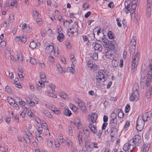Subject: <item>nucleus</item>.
I'll list each match as a JSON object with an SVG mask.
<instances>
[{"instance_id":"f257e3e1","label":"nucleus","mask_w":152,"mask_h":152,"mask_svg":"<svg viewBox=\"0 0 152 152\" xmlns=\"http://www.w3.org/2000/svg\"><path fill=\"white\" fill-rule=\"evenodd\" d=\"M139 88L138 85L135 83L134 85V101H137L139 98V94L138 92Z\"/></svg>"},{"instance_id":"f03ea898","label":"nucleus","mask_w":152,"mask_h":152,"mask_svg":"<svg viewBox=\"0 0 152 152\" xmlns=\"http://www.w3.org/2000/svg\"><path fill=\"white\" fill-rule=\"evenodd\" d=\"M144 122L141 119H139V118H137V122L136 129L138 131H141L143 128Z\"/></svg>"},{"instance_id":"7ed1b4c3","label":"nucleus","mask_w":152,"mask_h":152,"mask_svg":"<svg viewBox=\"0 0 152 152\" xmlns=\"http://www.w3.org/2000/svg\"><path fill=\"white\" fill-rule=\"evenodd\" d=\"M141 136L138 134L134 137V149L139 145L141 142Z\"/></svg>"},{"instance_id":"20e7f679","label":"nucleus","mask_w":152,"mask_h":152,"mask_svg":"<svg viewBox=\"0 0 152 152\" xmlns=\"http://www.w3.org/2000/svg\"><path fill=\"white\" fill-rule=\"evenodd\" d=\"M97 35L96 40L98 41L102 42L105 38V36L103 33L101 32L100 29L98 30L97 32Z\"/></svg>"},{"instance_id":"39448f33","label":"nucleus","mask_w":152,"mask_h":152,"mask_svg":"<svg viewBox=\"0 0 152 152\" xmlns=\"http://www.w3.org/2000/svg\"><path fill=\"white\" fill-rule=\"evenodd\" d=\"M77 103L82 111L84 113H86V109L85 103L82 100L79 99L77 101Z\"/></svg>"},{"instance_id":"423d86ee","label":"nucleus","mask_w":152,"mask_h":152,"mask_svg":"<svg viewBox=\"0 0 152 152\" xmlns=\"http://www.w3.org/2000/svg\"><path fill=\"white\" fill-rule=\"evenodd\" d=\"M114 42L115 43V42L114 41H113V42H112V41H109L107 39L105 38L104 40L103 41L101 44L104 46V47H109L110 45V47L111 46L113 47L114 45Z\"/></svg>"},{"instance_id":"0eeeda50","label":"nucleus","mask_w":152,"mask_h":152,"mask_svg":"<svg viewBox=\"0 0 152 152\" xmlns=\"http://www.w3.org/2000/svg\"><path fill=\"white\" fill-rule=\"evenodd\" d=\"M140 56L139 53H137L135 55V57L134 58V69L137 67L139 60V56Z\"/></svg>"},{"instance_id":"6e6552de","label":"nucleus","mask_w":152,"mask_h":152,"mask_svg":"<svg viewBox=\"0 0 152 152\" xmlns=\"http://www.w3.org/2000/svg\"><path fill=\"white\" fill-rule=\"evenodd\" d=\"M89 120L93 123H95L97 118V115L95 113H92L91 115H88Z\"/></svg>"},{"instance_id":"1a4fd4ad","label":"nucleus","mask_w":152,"mask_h":152,"mask_svg":"<svg viewBox=\"0 0 152 152\" xmlns=\"http://www.w3.org/2000/svg\"><path fill=\"white\" fill-rule=\"evenodd\" d=\"M54 44L52 43L49 44L48 46H46V50L48 53H51L54 49Z\"/></svg>"},{"instance_id":"9d476101","label":"nucleus","mask_w":152,"mask_h":152,"mask_svg":"<svg viewBox=\"0 0 152 152\" xmlns=\"http://www.w3.org/2000/svg\"><path fill=\"white\" fill-rule=\"evenodd\" d=\"M93 45L94 46L95 50H97L100 51L102 50V46L97 43L94 42L93 44Z\"/></svg>"},{"instance_id":"9b49d317","label":"nucleus","mask_w":152,"mask_h":152,"mask_svg":"<svg viewBox=\"0 0 152 152\" xmlns=\"http://www.w3.org/2000/svg\"><path fill=\"white\" fill-rule=\"evenodd\" d=\"M85 147L84 148L83 147L82 149L83 150L85 151L87 150L88 148H91L90 144V142L88 139L85 140Z\"/></svg>"},{"instance_id":"f8f14e48","label":"nucleus","mask_w":152,"mask_h":152,"mask_svg":"<svg viewBox=\"0 0 152 152\" xmlns=\"http://www.w3.org/2000/svg\"><path fill=\"white\" fill-rule=\"evenodd\" d=\"M89 127L93 133H95L97 132V130L96 127L93 124H89Z\"/></svg>"},{"instance_id":"ddd939ff","label":"nucleus","mask_w":152,"mask_h":152,"mask_svg":"<svg viewBox=\"0 0 152 152\" xmlns=\"http://www.w3.org/2000/svg\"><path fill=\"white\" fill-rule=\"evenodd\" d=\"M152 78V77L151 76H147V79L146 81V87H149L150 85L151 82V79Z\"/></svg>"},{"instance_id":"4468645a","label":"nucleus","mask_w":152,"mask_h":152,"mask_svg":"<svg viewBox=\"0 0 152 152\" xmlns=\"http://www.w3.org/2000/svg\"><path fill=\"white\" fill-rule=\"evenodd\" d=\"M38 44H39V45H40V44L39 42L36 43L33 40L31 42L29 45V47L32 49H33L36 47L37 45Z\"/></svg>"},{"instance_id":"2eb2a0df","label":"nucleus","mask_w":152,"mask_h":152,"mask_svg":"<svg viewBox=\"0 0 152 152\" xmlns=\"http://www.w3.org/2000/svg\"><path fill=\"white\" fill-rule=\"evenodd\" d=\"M118 116L120 118H123L124 116V113L121 109L118 110Z\"/></svg>"},{"instance_id":"dca6fc26","label":"nucleus","mask_w":152,"mask_h":152,"mask_svg":"<svg viewBox=\"0 0 152 152\" xmlns=\"http://www.w3.org/2000/svg\"><path fill=\"white\" fill-rule=\"evenodd\" d=\"M79 134L78 135L77 137L79 144L80 145L81 143H83V142L82 140V137L83 135V133L81 131L79 132Z\"/></svg>"},{"instance_id":"f3484780","label":"nucleus","mask_w":152,"mask_h":152,"mask_svg":"<svg viewBox=\"0 0 152 152\" xmlns=\"http://www.w3.org/2000/svg\"><path fill=\"white\" fill-rule=\"evenodd\" d=\"M94 62L92 60H89L87 62V66L91 69H93Z\"/></svg>"},{"instance_id":"a211bd4d","label":"nucleus","mask_w":152,"mask_h":152,"mask_svg":"<svg viewBox=\"0 0 152 152\" xmlns=\"http://www.w3.org/2000/svg\"><path fill=\"white\" fill-rule=\"evenodd\" d=\"M152 88H149L147 90L146 93V97L147 99H148L151 97L152 94Z\"/></svg>"},{"instance_id":"6ab92c4d","label":"nucleus","mask_w":152,"mask_h":152,"mask_svg":"<svg viewBox=\"0 0 152 152\" xmlns=\"http://www.w3.org/2000/svg\"><path fill=\"white\" fill-rule=\"evenodd\" d=\"M110 117L111 118V120H115L116 122H117V114L116 113L114 112H113L111 113L110 115Z\"/></svg>"},{"instance_id":"aec40b11","label":"nucleus","mask_w":152,"mask_h":152,"mask_svg":"<svg viewBox=\"0 0 152 152\" xmlns=\"http://www.w3.org/2000/svg\"><path fill=\"white\" fill-rule=\"evenodd\" d=\"M125 10L126 13H129L130 12V5L128 4L127 2L125 3Z\"/></svg>"},{"instance_id":"412c9836","label":"nucleus","mask_w":152,"mask_h":152,"mask_svg":"<svg viewBox=\"0 0 152 152\" xmlns=\"http://www.w3.org/2000/svg\"><path fill=\"white\" fill-rule=\"evenodd\" d=\"M64 35L63 33H59L58 35L57 36V39L59 40L60 42L62 41L64 39Z\"/></svg>"},{"instance_id":"4be33fe9","label":"nucleus","mask_w":152,"mask_h":152,"mask_svg":"<svg viewBox=\"0 0 152 152\" xmlns=\"http://www.w3.org/2000/svg\"><path fill=\"white\" fill-rule=\"evenodd\" d=\"M117 122L115 120H110V127H116L117 125Z\"/></svg>"},{"instance_id":"5701e85b","label":"nucleus","mask_w":152,"mask_h":152,"mask_svg":"<svg viewBox=\"0 0 152 152\" xmlns=\"http://www.w3.org/2000/svg\"><path fill=\"white\" fill-rule=\"evenodd\" d=\"M96 79L98 83L99 84H103V83L105 81L104 79H103L101 77H98L96 76Z\"/></svg>"},{"instance_id":"b1692460","label":"nucleus","mask_w":152,"mask_h":152,"mask_svg":"<svg viewBox=\"0 0 152 152\" xmlns=\"http://www.w3.org/2000/svg\"><path fill=\"white\" fill-rule=\"evenodd\" d=\"M151 9L150 7H148L147 5L146 15L147 17L149 18L151 15Z\"/></svg>"},{"instance_id":"393cba45","label":"nucleus","mask_w":152,"mask_h":152,"mask_svg":"<svg viewBox=\"0 0 152 152\" xmlns=\"http://www.w3.org/2000/svg\"><path fill=\"white\" fill-rule=\"evenodd\" d=\"M152 132H151V131L150 132L148 131L145 135V138L147 139H149L150 137H152Z\"/></svg>"},{"instance_id":"a878e982","label":"nucleus","mask_w":152,"mask_h":152,"mask_svg":"<svg viewBox=\"0 0 152 152\" xmlns=\"http://www.w3.org/2000/svg\"><path fill=\"white\" fill-rule=\"evenodd\" d=\"M64 113L66 116H70L71 114V112L69 109H66L64 110Z\"/></svg>"},{"instance_id":"bb28decb","label":"nucleus","mask_w":152,"mask_h":152,"mask_svg":"<svg viewBox=\"0 0 152 152\" xmlns=\"http://www.w3.org/2000/svg\"><path fill=\"white\" fill-rule=\"evenodd\" d=\"M107 51H105V55L106 58H109L112 55V53L110 51H108V50H107Z\"/></svg>"},{"instance_id":"cd10ccee","label":"nucleus","mask_w":152,"mask_h":152,"mask_svg":"<svg viewBox=\"0 0 152 152\" xmlns=\"http://www.w3.org/2000/svg\"><path fill=\"white\" fill-rule=\"evenodd\" d=\"M7 100L8 102L11 105H12L15 102L12 98L9 96L7 98Z\"/></svg>"},{"instance_id":"c85d7f7f","label":"nucleus","mask_w":152,"mask_h":152,"mask_svg":"<svg viewBox=\"0 0 152 152\" xmlns=\"http://www.w3.org/2000/svg\"><path fill=\"white\" fill-rule=\"evenodd\" d=\"M149 148L145 145H144L142 146V152H147L148 151Z\"/></svg>"},{"instance_id":"c756f323","label":"nucleus","mask_w":152,"mask_h":152,"mask_svg":"<svg viewBox=\"0 0 152 152\" xmlns=\"http://www.w3.org/2000/svg\"><path fill=\"white\" fill-rule=\"evenodd\" d=\"M52 110L56 114L59 115L60 114V111L59 110H58V109L55 107H51Z\"/></svg>"},{"instance_id":"7c9ffc66","label":"nucleus","mask_w":152,"mask_h":152,"mask_svg":"<svg viewBox=\"0 0 152 152\" xmlns=\"http://www.w3.org/2000/svg\"><path fill=\"white\" fill-rule=\"evenodd\" d=\"M130 147L129 146L128 144L126 143L123 146V149L125 151H126L129 150L130 148Z\"/></svg>"},{"instance_id":"2f4dec72","label":"nucleus","mask_w":152,"mask_h":152,"mask_svg":"<svg viewBox=\"0 0 152 152\" xmlns=\"http://www.w3.org/2000/svg\"><path fill=\"white\" fill-rule=\"evenodd\" d=\"M36 139H37V141L39 143H42L43 142V140L42 138L40 135L37 136L36 137Z\"/></svg>"},{"instance_id":"473e14b6","label":"nucleus","mask_w":152,"mask_h":152,"mask_svg":"<svg viewBox=\"0 0 152 152\" xmlns=\"http://www.w3.org/2000/svg\"><path fill=\"white\" fill-rule=\"evenodd\" d=\"M112 33V32L110 31H109L108 33V37L110 39H113L114 38V36Z\"/></svg>"},{"instance_id":"72a5a7b5","label":"nucleus","mask_w":152,"mask_h":152,"mask_svg":"<svg viewBox=\"0 0 152 152\" xmlns=\"http://www.w3.org/2000/svg\"><path fill=\"white\" fill-rule=\"evenodd\" d=\"M44 113L47 116L50 118H51L52 117V116L50 112L46 111L44 112Z\"/></svg>"},{"instance_id":"f704fd0d","label":"nucleus","mask_w":152,"mask_h":152,"mask_svg":"<svg viewBox=\"0 0 152 152\" xmlns=\"http://www.w3.org/2000/svg\"><path fill=\"white\" fill-rule=\"evenodd\" d=\"M112 64L113 67H116L118 65V62L116 60H115L112 61Z\"/></svg>"},{"instance_id":"c9c22d12","label":"nucleus","mask_w":152,"mask_h":152,"mask_svg":"<svg viewBox=\"0 0 152 152\" xmlns=\"http://www.w3.org/2000/svg\"><path fill=\"white\" fill-rule=\"evenodd\" d=\"M111 133H114V132L117 133L118 131V129L116 127H110Z\"/></svg>"},{"instance_id":"e433bc0d","label":"nucleus","mask_w":152,"mask_h":152,"mask_svg":"<svg viewBox=\"0 0 152 152\" xmlns=\"http://www.w3.org/2000/svg\"><path fill=\"white\" fill-rule=\"evenodd\" d=\"M47 94L48 96L51 97H53L54 98H56V94H54L52 93H50L48 91H47Z\"/></svg>"},{"instance_id":"4c0bfd02","label":"nucleus","mask_w":152,"mask_h":152,"mask_svg":"<svg viewBox=\"0 0 152 152\" xmlns=\"http://www.w3.org/2000/svg\"><path fill=\"white\" fill-rule=\"evenodd\" d=\"M61 96L65 99H67V95L64 92L61 93Z\"/></svg>"},{"instance_id":"58836bf2","label":"nucleus","mask_w":152,"mask_h":152,"mask_svg":"<svg viewBox=\"0 0 152 152\" xmlns=\"http://www.w3.org/2000/svg\"><path fill=\"white\" fill-rule=\"evenodd\" d=\"M130 109V106L129 104H127L125 108V112L126 113H128Z\"/></svg>"},{"instance_id":"ea45409f","label":"nucleus","mask_w":152,"mask_h":152,"mask_svg":"<svg viewBox=\"0 0 152 152\" xmlns=\"http://www.w3.org/2000/svg\"><path fill=\"white\" fill-rule=\"evenodd\" d=\"M24 131L28 137H31L32 134L29 130H28V129H26Z\"/></svg>"},{"instance_id":"a19ab883","label":"nucleus","mask_w":152,"mask_h":152,"mask_svg":"<svg viewBox=\"0 0 152 152\" xmlns=\"http://www.w3.org/2000/svg\"><path fill=\"white\" fill-rule=\"evenodd\" d=\"M52 140H49L48 139L47 140V145L48 147H51L53 145Z\"/></svg>"},{"instance_id":"79ce46f5","label":"nucleus","mask_w":152,"mask_h":152,"mask_svg":"<svg viewBox=\"0 0 152 152\" xmlns=\"http://www.w3.org/2000/svg\"><path fill=\"white\" fill-rule=\"evenodd\" d=\"M105 73V72L104 71V70L101 69L99 70L98 71V75H104V74Z\"/></svg>"},{"instance_id":"37998d69","label":"nucleus","mask_w":152,"mask_h":152,"mask_svg":"<svg viewBox=\"0 0 152 152\" xmlns=\"http://www.w3.org/2000/svg\"><path fill=\"white\" fill-rule=\"evenodd\" d=\"M138 0H134V13L135 10L136 8V7L137 6V2Z\"/></svg>"},{"instance_id":"c03bdc74","label":"nucleus","mask_w":152,"mask_h":152,"mask_svg":"<svg viewBox=\"0 0 152 152\" xmlns=\"http://www.w3.org/2000/svg\"><path fill=\"white\" fill-rule=\"evenodd\" d=\"M43 129V127L42 126L41 127L39 126H38L37 129L38 132L39 134L41 133L42 132Z\"/></svg>"},{"instance_id":"a18cd8bd","label":"nucleus","mask_w":152,"mask_h":152,"mask_svg":"<svg viewBox=\"0 0 152 152\" xmlns=\"http://www.w3.org/2000/svg\"><path fill=\"white\" fill-rule=\"evenodd\" d=\"M115 134V133H110L111 141L112 142L115 140V138L114 137V135Z\"/></svg>"},{"instance_id":"49530a36","label":"nucleus","mask_w":152,"mask_h":152,"mask_svg":"<svg viewBox=\"0 0 152 152\" xmlns=\"http://www.w3.org/2000/svg\"><path fill=\"white\" fill-rule=\"evenodd\" d=\"M30 62L31 64H35L37 63L35 59L32 57H31L30 58Z\"/></svg>"},{"instance_id":"de8ad7c7","label":"nucleus","mask_w":152,"mask_h":152,"mask_svg":"<svg viewBox=\"0 0 152 152\" xmlns=\"http://www.w3.org/2000/svg\"><path fill=\"white\" fill-rule=\"evenodd\" d=\"M18 103L21 105H23V106L24 105H27V106H28V104L26 103V102L23 101H20V100H19L18 101Z\"/></svg>"},{"instance_id":"09e8293b","label":"nucleus","mask_w":152,"mask_h":152,"mask_svg":"<svg viewBox=\"0 0 152 152\" xmlns=\"http://www.w3.org/2000/svg\"><path fill=\"white\" fill-rule=\"evenodd\" d=\"M12 104H13V107H14L16 110H18L19 109V107L18 104H16L15 102L14 103Z\"/></svg>"},{"instance_id":"8fccbe9b","label":"nucleus","mask_w":152,"mask_h":152,"mask_svg":"<svg viewBox=\"0 0 152 152\" xmlns=\"http://www.w3.org/2000/svg\"><path fill=\"white\" fill-rule=\"evenodd\" d=\"M21 40H20V41L24 43H25L26 41V37L23 36H22V37L21 36Z\"/></svg>"},{"instance_id":"3c124183","label":"nucleus","mask_w":152,"mask_h":152,"mask_svg":"<svg viewBox=\"0 0 152 152\" xmlns=\"http://www.w3.org/2000/svg\"><path fill=\"white\" fill-rule=\"evenodd\" d=\"M152 70V68H150L149 69V70H148V76H151V75H152V72H151V71Z\"/></svg>"},{"instance_id":"603ef678","label":"nucleus","mask_w":152,"mask_h":152,"mask_svg":"<svg viewBox=\"0 0 152 152\" xmlns=\"http://www.w3.org/2000/svg\"><path fill=\"white\" fill-rule=\"evenodd\" d=\"M116 21L117 22V25L118 26L121 27L122 26L121 23L120 22L121 20H120V18H117L116 19Z\"/></svg>"},{"instance_id":"864d4df0","label":"nucleus","mask_w":152,"mask_h":152,"mask_svg":"<svg viewBox=\"0 0 152 152\" xmlns=\"http://www.w3.org/2000/svg\"><path fill=\"white\" fill-rule=\"evenodd\" d=\"M130 125V122L129 121H127L126 122L124 126V127L126 128H127Z\"/></svg>"},{"instance_id":"5fc2aeb1","label":"nucleus","mask_w":152,"mask_h":152,"mask_svg":"<svg viewBox=\"0 0 152 152\" xmlns=\"http://www.w3.org/2000/svg\"><path fill=\"white\" fill-rule=\"evenodd\" d=\"M152 0H147V5L148 7L151 6Z\"/></svg>"},{"instance_id":"6e6d98bb","label":"nucleus","mask_w":152,"mask_h":152,"mask_svg":"<svg viewBox=\"0 0 152 152\" xmlns=\"http://www.w3.org/2000/svg\"><path fill=\"white\" fill-rule=\"evenodd\" d=\"M91 12L90 11L88 12L85 14L84 16L85 18H88L91 15Z\"/></svg>"},{"instance_id":"4d7b16f0","label":"nucleus","mask_w":152,"mask_h":152,"mask_svg":"<svg viewBox=\"0 0 152 152\" xmlns=\"http://www.w3.org/2000/svg\"><path fill=\"white\" fill-rule=\"evenodd\" d=\"M107 123L106 122H104L103 123L102 126V129L103 130L105 129L107 126Z\"/></svg>"},{"instance_id":"13d9d810","label":"nucleus","mask_w":152,"mask_h":152,"mask_svg":"<svg viewBox=\"0 0 152 152\" xmlns=\"http://www.w3.org/2000/svg\"><path fill=\"white\" fill-rule=\"evenodd\" d=\"M72 109L73 111L74 112H75L77 111V108L74 105H73L72 107Z\"/></svg>"},{"instance_id":"bf43d9fd","label":"nucleus","mask_w":152,"mask_h":152,"mask_svg":"<svg viewBox=\"0 0 152 152\" xmlns=\"http://www.w3.org/2000/svg\"><path fill=\"white\" fill-rule=\"evenodd\" d=\"M18 59L19 61H23V56L22 55L20 54L17 56Z\"/></svg>"},{"instance_id":"052dcab7","label":"nucleus","mask_w":152,"mask_h":152,"mask_svg":"<svg viewBox=\"0 0 152 152\" xmlns=\"http://www.w3.org/2000/svg\"><path fill=\"white\" fill-rule=\"evenodd\" d=\"M40 77L41 79H44L46 78L45 75L44 73H41L40 74Z\"/></svg>"},{"instance_id":"680f3d73","label":"nucleus","mask_w":152,"mask_h":152,"mask_svg":"<svg viewBox=\"0 0 152 152\" xmlns=\"http://www.w3.org/2000/svg\"><path fill=\"white\" fill-rule=\"evenodd\" d=\"M145 72L143 71L141 73V78L143 79L145 78Z\"/></svg>"},{"instance_id":"e2e57ef3","label":"nucleus","mask_w":152,"mask_h":152,"mask_svg":"<svg viewBox=\"0 0 152 152\" xmlns=\"http://www.w3.org/2000/svg\"><path fill=\"white\" fill-rule=\"evenodd\" d=\"M128 145H129V146L130 147L131 146H133V138L130 140Z\"/></svg>"},{"instance_id":"0e129e2a","label":"nucleus","mask_w":152,"mask_h":152,"mask_svg":"<svg viewBox=\"0 0 152 152\" xmlns=\"http://www.w3.org/2000/svg\"><path fill=\"white\" fill-rule=\"evenodd\" d=\"M66 45L67 48H70L71 47V46L69 42H66Z\"/></svg>"},{"instance_id":"69168bd1","label":"nucleus","mask_w":152,"mask_h":152,"mask_svg":"<svg viewBox=\"0 0 152 152\" xmlns=\"http://www.w3.org/2000/svg\"><path fill=\"white\" fill-rule=\"evenodd\" d=\"M69 72L72 73L73 74L75 72V69L73 68V66H71V67H69Z\"/></svg>"},{"instance_id":"338daca9","label":"nucleus","mask_w":152,"mask_h":152,"mask_svg":"<svg viewBox=\"0 0 152 152\" xmlns=\"http://www.w3.org/2000/svg\"><path fill=\"white\" fill-rule=\"evenodd\" d=\"M82 125L80 121L78 122L76 124L77 127L78 129H79Z\"/></svg>"},{"instance_id":"774afa93","label":"nucleus","mask_w":152,"mask_h":152,"mask_svg":"<svg viewBox=\"0 0 152 152\" xmlns=\"http://www.w3.org/2000/svg\"><path fill=\"white\" fill-rule=\"evenodd\" d=\"M108 117L106 115H105L103 117V121L104 122H106L108 121Z\"/></svg>"}]
</instances>
